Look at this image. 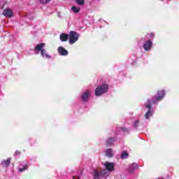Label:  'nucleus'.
<instances>
[{
    "label": "nucleus",
    "instance_id": "f257e3e1",
    "mask_svg": "<svg viewBox=\"0 0 179 179\" xmlns=\"http://www.w3.org/2000/svg\"><path fill=\"white\" fill-rule=\"evenodd\" d=\"M44 47H45V43H41L36 45L35 47L34 52L37 55L40 53L41 51V55L44 58H51V56H50L48 54H47V51H45V49H44Z\"/></svg>",
    "mask_w": 179,
    "mask_h": 179
},
{
    "label": "nucleus",
    "instance_id": "f03ea898",
    "mask_svg": "<svg viewBox=\"0 0 179 179\" xmlns=\"http://www.w3.org/2000/svg\"><path fill=\"white\" fill-rule=\"evenodd\" d=\"M152 104H156V101L148 100V102L145 103L146 108H148L145 115L146 120H148L150 117H152L153 115V111L152 110Z\"/></svg>",
    "mask_w": 179,
    "mask_h": 179
},
{
    "label": "nucleus",
    "instance_id": "7ed1b4c3",
    "mask_svg": "<svg viewBox=\"0 0 179 179\" xmlns=\"http://www.w3.org/2000/svg\"><path fill=\"white\" fill-rule=\"evenodd\" d=\"M107 92H108V85L107 84H103L96 88L95 95L97 96H101V94H104V93H107Z\"/></svg>",
    "mask_w": 179,
    "mask_h": 179
},
{
    "label": "nucleus",
    "instance_id": "20e7f679",
    "mask_svg": "<svg viewBox=\"0 0 179 179\" xmlns=\"http://www.w3.org/2000/svg\"><path fill=\"white\" fill-rule=\"evenodd\" d=\"M69 44H75V43H76L78 40H79V34H78L75 31H71L69 34Z\"/></svg>",
    "mask_w": 179,
    "mask_h": 179
},
{
    "label": "nucleus",
    "instance_id": "39448f33",
    "mask_svg": "<svg viewBox=\"0 0 179 179\" xmlns=\"http://www.w3.org/2000/svg\"><path fill=\"white\" fill-rule=\"evenodd\" d=\"M3 15L6 16V17H13V11L9 8H6L3 11Z\"/></svg>",
    "mask_w": 179,
    "mask_h": 179
},
{
    "label": "nucleus",
    "instance_id": "423d86ee",
    "mask_svg": "<svg viewBox=\"0 0 179 179\" xmlns=\"http://www.w3.org/2000/svg\"><path fill=\"white\" fill-rule=\"evenodd\" d=\"M153 43H152V41L149 40L147 42H145L143 45V48L145 51H150V48H152V45Z\"/></svg>",
    "mask_w": 179,
    "mask_h": 179
},
{
    "label": "nucleus",
    "instance_id": "0eeeda50",
    "mask_svg": "<svg viewBox=\"0 0 179 179\" xmlns=\"http://www.w3.org/2000/svg\"><path fill=\"white\" fill-rule=\"evenodd\" d=\"M164 90L159 91L157 96H155V101H160L164 97Z\"/></svg>",
    "mask_w": 179,
    "mask_h": 179
},
{
    "label": "nucleus",
    "instance_id": "6e6552de",
    "mask_svg": "<svg viewBox=\"0 0 179 179\" xmlns=\"http://www.w3.org/2000/svg\"><path fill=\"white\" fill-rule=\"evenodd\" d=\"M89 96H90V90L85 91L81 96V99L83 101H86L89 99Z\"/></svg>",
    "mask_w": 179,
    "mask_h": 179
},
{
    "label": "nucleus",
    "instance_id": "1a4fd4ad",
    "mask_svg": "<svg viewBox=\"0 0 179 179\" xmlns=\"http://www.w3.org/2000/svg\"><path fill=\"white\" fill-rule=\"evenodd\" d=\"M58 52L60 54V55H68L67 50H65V48H64L63 47H59Z\"/></svg>",
    "mask_w": 179,
    "mask_h": 179
},
{
    "label": "nucleus",
    "instance_id": "9d476101",
    "mask_svg": "<svg viewBox=\"0 0 179 179\" xmlns=\"http://www.w3.org/2000/svg\"><path fill=\"white\" fill-rule=\"evenodd\" d=\"M114 151L113 150V149H107L106 150V155L107 156V157H113V156H114Z\"/></svg>",
    "mask_w": 179,
    "mask_h": 179
},
{
    "label": "nucleus",
    "instance_id": "9b49d317",
    "mask_svg": "<svg viewBox=\"0 0 179 179\" xmlns=\"http://www.w3.org/2000/svg\"><path fill=\"white\" fill-rule=\"evenodd\" d=\"M68 37H69V36L66 34H61L59 36V39L62 41H66L68 40Z\"/></svg>",
    "mask_w": 179,
    "mask_h": 179
},
{
    "label": "nucleus",
    "instance_id": "f8f14e48",
    "mask_svg": "<svg viewBox=\"0 0 179 179\" xmlns=\"http://www.w3.org/2000/svg\"><path fill=\"white\" fill-rule=\"evenodd\" d=\"M10 164V158H8L7 160L1 162V166L3 167H8Z\"/></svg>",
    "mask_w": 179,
    "mask_h": 179
},
{
    "label": "nucleus",
    "instance_id": "ddd939ff",
    "mask_svg": "<svg viewBox=\"0 0 179 179\" xmlns=\"http://www.w3.org/2000/svg\"><path fill=\"white\" fill-rule=\"evenodd\" d=\"M71 10H73L74 13H79V12H80V8L73 6L71 7Z\"/></svg>",
    "mask_w": 179,
    "mask_h": 179
},
{
    "label": "nucleus",
    "instance_id": "4468645a",
    "mask_svg": "<svg viewBox=\"0 0 179 179\" xmlns=\"http://www.w3.org/2000/svg\"><path fill=\"white\" fill-rule=\"evenodd\" d=\"M120 158L122 159H128V152H125V151H123L122 152V155L120 156Z\"/></svg>",
    "mask_w": 179,
    "mask_h": 179
},
{
    "label": "nucleus",
    "instance_id": "2eb2a0df",
    "mask_svg": "<svg viewBox=\"0 0 179 179\" xmlns=\"http://www.w3.org/2000/svg\"><path fill=\"white\" fill-rule=\"evenodd\" d=\"M115 139L113 138H110L108 139L107 142H106V145L108 146L110 145H113V143H114L115 142Z\"/></svg>",
    "mask_w": 179,
    "mask_h": 179
},
{
    "label": "nucleus",
    "instance_id": "dca6fc26",
    "mask_svg": "<svg viewBox=\"0 0 179 179\" xmlns=\"http://www.w3.org/2000/svg\"><path fill=\"white\" fill-rule=\"evenodd\" d=\"M77 5H80V6H83L85 5V0H76Z\"/></svg>",
    "mask_w": 179,
    "mask_h": 179
},
{
    "label": "nucleus",
    "instance_id": "f3484780",
    "mask_svg": "<svg viewBox=\"0 0 179 179\" xmlns=\"http://www.w3.org/2000/svg\"><path fill=\"white\" fill-rule=\"evenodd\" d=\"M136 167H138V164L133 163L130 166V168L131 169V170H130V171H132V170H135V169H136Z\"/></svg>",
    "mask_w": 179,
    "mask_h": 179
},
{
    "label": "nucleus",
    "instance_id": "a211bd4d",
    "mask_svg": "<svg viewBox=\"0 0 179 179\" xmlns=\"http://www.w3.org/2000/svg\"><path fill=\"white\" fill-rule=\"evenodd\" d=\"M41 3H48V2H50L51 0H38Z\"/></svg>",
    "mask_w": 179,
    "mask_h": 179
},
{
    "label": "nucleus",
    "instance_id": "6ab92c4d",
    "mask_svg": "<svg viewBox=\"0 0 179 179\" xmlns=\"http://www.w3.org/2000/svg\"><path fill=\"white\" fill-rule=\"evenodd\" d=\"M27 166L26 165L25 166H24L23 168H20L19 169V171L20 172V173H22V171H24V170H27Z\"/></svg>",
    "mask_w": 179,
    "mask_h": 179
},
{
    "label": "nucleus",
    "instance_id": "aec40b11",
    "mask_svg": "<svg viewBox=\"0 0 179 179\" xmlns=\"http://www.w3.org/2000/svg\"><path fill=\"white\" fill-rule=\"evenodd\" d=\"M138 124H139V120H136L134 122V127L136 128L138 127Z\"/></svg>",
    "mask_w": 179,
    "mask_h": 179
},
{
    "label": "nucleus",
    "instance_id": "412c9836",
    "mask_svg": "<svg viewBox=\"0 0 179 179\" xmlns=\"http://www.w3.org/2000/svg\"><path fill=\"white\" fill-rule=\"evenodd\" d=\"M150 38H153V37H155V34L151 33V34H150Z\"/></svg>",
    "mask_w": 179,
    "mask_h": 179
},
{
    "label": "nucleus",
    "instance_id": "4be33fe9",
    "mask_svg": "<svg viewBox=\"0 0 179 179\" xmlns=\"http://www.w3.org/2000/svg\"><path fill=\"white\" fill-rule=\"evenodd\" d=\"M15 155H19V152L17 151V152H15Z\"/></svg>",
    "mask_w": 179,
    "mask_h": 179
},
{
    "label": "nucleus",
    "instance_id": "5701e85b",
    "mask_svg": "<svg viewBox=\"0 0 179 179\" xmlns=\"http://www.w3.org/2000/svg\"><path fill=\"white\" fill-rule=\"evenodd\" d=\"M73 179H76V178H75V176L73 177Z\"/></svg>",
    "mask_w": 179,
    "mask_h": 179
}]
</instances>
